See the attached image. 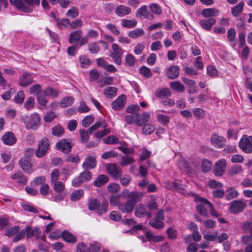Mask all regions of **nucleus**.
<instances>
[{
	"instance_id": "obj_22",
	"label": "nucleus",
	"mask_w": 252,
	"mask_h": 252,
	"mask_svg": "<svg viewBox=\"0 0 252 252\" xmlns=\"http://www.w3.org/2000/svg\"><path fill=\"white\" fill-rule=\"evenodd\" d=\"M127 191V197L129 200H131L134 204L136 205L138 202L141 200L143 197V193L138 191Z\"/></svg>"
},
{
	"instance_id": "obj_59",
	"label": "nucleus",
	"mask_w": 252,
	"mask_h": 252,
	"mask_svg": "<svg viewBox=\"0 0 252 252\" xmlns=\"http://www.w3.org/2000/svg\"><path fill=\"white\" fill-rule=\"evenodd\" d=\"M34 98L33 97H29L24 104V107L27 110H30L34 107Z\"/></svg>"
},
{
	"instance_id": "obj_37",
	"label": "nucleus",
	"mask_w": 252,
	"mask_h": 252,
	"mask_svg": "<svg viewBox=\"0 0 252 252\" xmlns=\"http://www.w3.org/2000/svg\"><path fill=\"white\" fill-rule=\"evenodd\" d=\"M117 88L113 87H108L104 90V93L106 97L112 98L115 96L117 94Z\"/></svg>"
},
{
	"instance_id": "obj_6",
	"label": "nucleus",
	"mask_w": 252,
	"mask_h": 252,
	"mask_svg": "<svg viewBox=\"0 0 252 252\" xmlns=\"http://www.w3.org/2000/svg\"><path fill=\"white\" fill-rule=\"evenodd\" d=\"M226 161L224 159H220L218 160L215 165L213 170L214 174L218 177L222 176L225 171Z\"/></svg>"
},
{
	"instance_id": "obj_60",
	"label": "nucleus",
	"mask_w": 252,
	"mask_h": 252,
	"mask_svg": "<svg viewBox=\"0 0 252 252\" xmlns=\"http://www.w3.org/2000/svg\"><path fill=\"white\" fill-rule=\"evenodd\" d=\"M79 133L81 138V141L83 143H85L89 139V130L87 131L84 129H82L79 130Z\"/></svg>"
},
{
	"instance_id": "obj_4",
	"label": "nucleus",
	"mask_w": 252,
	"mask_h": 252,
	"mask_svg": "<svg viewBox=\"0 0 252 252\" xmlns=\"http://www.w3.org/2000/svg\"><path fill=\"white\" fill-rule=\"evenodd\" d=\"M194 201L198 204L196 209L198 213L204 216L208 217V213L205 207V205L207 206V203H205L203 199H206L205 198L201 197L197 194H193Z\"/></svg>"
},
{
	"instance_id": "obj_61",
	"label": "nucleus",
	"mask_w": 252,
	"mask_h": 252,
	"mask_svg": "<svg viewBox=\"0 0 252 252\" xmlns=\"http://www.w3.org/2000/svg\"><path fill=\"white\" fill-rule=\"evenodd\" d=\"M107 189L109 192L114 193L120 190V186L118 184L111 183L108 186Z\"/></svg>"
},
{
	"instance_id": "obj_58",
	"label": "nucleus",
	"mask_w": 252,
	"mask_h": 252,
	"mask_svg": "<svg viewBox=\"0 0 252 252\" xmlns=\"http://www.w3.org/2000/svg\"><path fill=\"white\" fill-rule=\"evenodd\" d=\"M20 226H15L8 229L5 233V235L9 237H12L17 234L20 231Z\"/></svg>"
},
{
	"instance_id": "obj_42",
	"label": "nucleus",
	"mask_w": 252,
	"mask_h": 252,
	"mask_svg": "<svg viewBox=\"0 0 252 252\" xmlns=\"http://www.w3.org/2000/svg\"><path fill=\"white\" fill-rule=\"evenodd\" d=\"M88 50L92 54H95L99 51L100 47L96 42L90 43L88 44Z\"/></svg>"
},
{
	"instance_id": "obj_57",
	"label": "nucleus",
	"mask_w": 252,
	"mask_h": 252,
	"mask_svg": "<svg viewBox=\"0 0 252 252\" xmlns=\"http://www.w3.org/2000/svg\"><path fill=\"white\" fill-rule=\"evenodd\" d=\"M151 11L155 14L159 15L161 14L162 10L160 6L157 3H152L149 5Z\"/></svg>"
},
{
	"instance_id": "obj_9",
	"label": "nucleus",
	"mask_w": 252,
	"mask_h": 252,
	"mask_svg": "<svg viewBox=\"0 0 252 252\" xmlns=\"http://www.w3.org/2000/svg\"><path fill=\"white\" fill-rule=\"evenodd\" d=\"M211 144L216 148H222L225 146L226 139L221 136L214 134L211 138Z\"/></svg>"
},
{
	"instance_id": "obj_41",
	"label": "nucleus",
	"mask_w": 252,
	"mask_h": 252,
	"mask_svg": "<svg viewBox=\"0 0 252 252\" xmlns=\"http://www.w3.org/2000/svg\"><path fill=\"white\" fill-rule=\"evenodd\" d=\"M51 184L53 186L54 190L57 192L61 193L65 189V186L62 182L56 181Z\"/></svg>"
},
{
	"instance_id": "obj_11",
	"label": "nucleus",
	"mask_w": 252,
	"mask_h": 252,
	"mask_svg": "<svg viewBox=\"0 0 252 252\" xmlns=\"http://www.w3.org/2000/svg\"><path fill=\"white\" fill-rule=\"evenodd\" d=\"M25 230L26 233L27 239H30L31 237L34 236L36 240H38L40 238L41 234V230L38 227L32 228L30 225H27L25 228Z\"/></svg>"
},
{
	"instance_id": "obj_47",
	"label": "nucleus",
	"mask_w": 252,
	"mask_h": 252,
	"mask_svg": "<svg viewBox=\"0 0 252 252\" xmlns=\"http://www.w3.org/2000/svg\"><path fill=\"white\" fill-rule=\"evenodd\" d=\"M142 128V133L145 135H149L151 134L155 130V127L154 125L150 124H147L143 125Z\"/></svg>"
},
{
	"instance_id": "obj_17",
	"label": "nucleus",
	"mask_w": 252,
	"mask_h": 252,
	"mask_svg": "<svg viewBox=\"0 0 252 252\" xmlns=\"http://www.w3.org/2000/svg\"><path fill=\"white\" fill-rule=\"evenodd\" d=\"M3 143L7 145H13L16 142V138L12 132H7L1 137Z\"/></svg>"
},
{
	"instance_id": "obj_45",
	"label": "nucleus",
	"mask_w": 252,
	"mask_h": 252,
	"mask_svg": "<svg viewBox=\"0 0 252 252\" xmlns=\"http://www.w3.org/2000/svg\"><path fill=\"white\" fill-rule=\"evenodd\" d=\"M121 196L119 194H116L111 196L110 197L109 201L111 205L115 206H118L119 208V205L122 204L120 203Z\"/></svg>"
},
{
	"instance_id": "obj_20",
	"label": "nucleus",
	"mask_w": 252,
	"mask_h": 252,
	"mask_svg": "<svg viewBox=\"0 0 252 252\" xmlns=\"http://www.w3.org/2000/svg\"><path fill=\"white\" fill-rule=\"evenodd\" d=\"M220 11L215 8H210L203 9L201 14L205 18H214L213 17L219 15Z\"/></svg>"
},
{
	"instance_id": "obj_52",
	"label": "nucleus",
	"mask_w": 252,
	"mask_h": 252,
	"mask_svg": "<svg viewBox=\"0 0 252 252\" xmlns=\"http://www.w3.org/2000/svg\"><path fill=\"white\" fill-rule=\"evenodd\" d=\"M135 162V159L132 157L123 156L122 158L120 164L122 166H125L131 164Z\"/></svg>"
},
{
	"instance_id": "obj_27",
	"label": "nucleus",
	"mask_w": 252,
	"mask_h": 252,
	"mask_svg": "<svg viewBox=\"0 0 252 252\" xmlns=\"http://www.w3.org/2000/svg\"><path fill=\"white\" fill-rule=\"evenodd\" d=\"M108 181L109 178L107 175L101 174L98 175L95 180L94 181V185L96 187H100L108 183Z\"/></svg>"
},
{
	"instance_id": "obj_51",
	"label": "nucleus",
	"mask_w": 252,
	"mask_h": 252,
	"mask_svg": "<svg viewBox=\"0 0 252 252\" xmlns=\"http://www.w3.org/2000/svg\"><path fill=\"white\" fill-rule=\"evenodd\" d=\"M94 116H87L82 120V126L85 127H87L89 126L94 121Z\"/></svg>"
},
{
	"instance_id": "obj_30",
	"label": "nucleus",
	"mask_w": 252,
	"mask_h": 252,
	"mask_svg": "<svg viewBox=\"0 0 252 252\" xmlns=\"http://www.w3.org/2000/svg\"><path fill=\"white\" fill-rule=\"evenodd\" d=\"M185 241L187 243H189V246L187 248V252H196L199 249V245L195 243H191V237L189 236L185 238Z\"/></svg>"
},
{
	"instance_id": "obj_44",
	"label": "nucleus",
	"mask_w": 252,
	"mask_h": 252,
	"mask_svg": "<svg viewBox=\"0 0 252 252\" xmlns=\"http://www.w3.org/2000/svg\"><path fill=\"white\" fill-rule=\"evenodd\" d=\"M101 245L95 241L90 244L88 249L89 252H98L101 248Z\"/></svg>"
},
{
	"instance_id": "obj_53",
	"label": "nucleus",
	"mask_w": 252,
	"mask_h": 252,
	"mask_svg": "<svg viewBox=\"0 0 252 252\" xmlns=\"http://www.w3.org/2000/svg\"><path fill=\"white\" fill-rule=\"evenodd\" d=\"M25 98V94L23 91L18 92L17 94L14 97V101L18 104H21L23 102Z\"/></svg>"
},
{
	"instance_id": "obj_34",
	"label": "nucleus",
	"mask_w": 252,
	"mask_h": 252,
	"mask_svg": "<svg viewBox=\"0 0 252 252\" xmlns=\"http://www.w3.org/2000/svg\"><path fill=\"white\" fill-rule=\"evenodd\" d=\"M243 171L241 165H235L232 166L228 171V174L230 176H234L241 173Z\"/></svg>"
},
{
	"instance_id": "obj_24",
	"label": "nucleus",
	"mask_w": 252,
	"mask_h": 252,
	"mask_svg": "<svg viewBox=\"0 0 252 252\" xmlns=\"http://www.w3.org/2000/svg\"><path fill=\"white\" fill-rule=\"evenodd\" d=\"M61 236L65 242L69 243L75 244L77 241L76 236L66 230L62 232Z\"/></svg>"
},
{
	"instance_id": "obj_40",
	"label": "nucleus",
	"mask_w": 252,
	"mask_h": 252,
	"mask_svg": "<svg viewBox=\"0 0 252 252\" xmlns=\"http://www.w3.org/2000/svg\"><path fill=\"white\" fill-rule=\"evenodd\" d=\"M149 224L151 226L157 229H162L164 226V223L162 221L157 220L155 219H152L150 220Z\"/></svg>"
},
{
	"instance_id": "obj_26",
	"label": "nucleus",
	"mask_w": 252,
	"mask_h": 252,
	"mask_svg": "<svg viewBox=\"0 0 252 252\" xmlns=\"http://www.w3.org/2000/svg\"><path fill=\"white\" fill-rule=\"evenodd\" d=\"M155 95L157 97H164L166 98L171 95L172 93L167 88H164L162 89H158L155 91Z\"/></svg>"
},
{
	"instance_id": "obj_32",
	"label": "nucleus",
	"mask_w": 252,
	"mask_h": 252,
	"mask_svg": "<svg viewBox=\"0 0 252 252\" xmlns=\"http://www.w3.org/2000/svg\"><path fill=\"white\" fill-rule=\"evenodd\" d=\"M244 3L240 2L231 9V13L234 17H237L243 10Z\"/></svg>"
},
{
	"instance_id": "obj_36",
	"label": "nucleus",
	"mask_w": 252,
	"mask_h": 252,
	"mask_svg": "<svg viewBox=\"0 0 252 252\" xmlns=\"http://www.w3.org/2000/svg\"><path fill=\"white\" fill-rule=\"evenodd\" d=\"M74 99L72 96L65 97L61 99L60 105L62 108L70 106L73 102Z\"/></svg>"
},
{
	"instance_id": "obj_46",
	"label": "nucleus",
	"mask_w": 252,
	"mask_h": 252,
	"mask_svg": "<svg viewBox=\"0 0 252 252\" xmlns=\"http://www.w3.org/2000/svg\"><path fill=\"white\" fill-rule=\"evenodd\" d=\"M140 73L144 77L149 78L152 76V73L150 69L147 66H142L139 68Z\"/></svg>"
},
{
	"instance_id": "obj_29",
	"label": "nucleus",
	"mask_w": 252,
	"mask_h": 252,
	"mask_svg": "<svg viewBox=\"0 0 252 252\" xmlns=\"http://www.w3.org/2000/svg\"><path fill=\"white\" fill-rule=\"evenodd\" d=\"M178 156L179 157V161L178 162V166L179 168L183 171L188 172L190 170V167L189 164L186 162L185 159L180 156L179 154L176 155L175 156Z\"/></svg>"
},
{
	"instance_id": "obj_38",
	"label": "nucleus",
	"mask_w": 252,
	"mask_h": 252,
	"mask_svg": "<svg viewBox=\"0 0 252 252\" xmlns=\"http://www.w3.org/2000/svg\"><path fill=\"white\" fill-rule=\"evenodd\" d=\"M145 34V32L142 29H136L131 31L128 33V36L132 38H136Z\"/></svg>"
},
{
	"instance_id": "obj_8",
	"label": "nucleus",
	"mask_w": 252,
	"mask_h": 252,
	"mask_svg": "<svg viewBox=\"0 0 252 252\" xmlns=\"http://www.w3.org/2000/svg\"><path fill=\"white\" fill-rule=\"evenodd\" d=\"M246 206L243 201L236 200L231 203L230 210L233 214L238 213L243 211Z\"/></svg>"
},
{
	"instance_id": "obj_39",
	"label": "nucleus",
	"mask_w": 252,
	"mask_h": 252,
	"mask_svg": "<svg viewBox=\"0 0 252 252\" xmlns=\"http://www.w3.org/2000/svg\"><path fill=\"white\" fill-rule=\"evenodd\" d=\"M100 205V202L97 199H91L89 200L88 206L91 211L96 210Z\"/></svg>"
},
{
	"instance_id": "obj_50",
	"label": "nucleus",
	"mask_w": 252,
	"mask_h": 252,
	"mask_svg": "<svg viewBox=\"0 0 252 252\" xmlns=\"http://www.w3.org/2000/svg\"><path fill=\"white\" fill-rule=\"evenodd\" d=\"M183 70L186 75L189 76H194L198 74L197 71L192 67H189L186 65L183 66Z\"/></svg>"
},
{
	"instance_id": "obj_12",
	"label": "nucleus",
	"mask_w": 252,
	"mask_h": 252,
	"mask_svg": "<svg viewBox=\"0 0 252 252\" xmlns=\"http://www.w3.org/2000/svg\"><path fill=\"white\" fill-rule=\"evenodd\" d=\"M109 173L115 179H118L122 175L121 169L116 164H110L107 166Z\"/></svg>"
},
{
	"instance_id": "obj_25",
	"label": "nucleus",
	"mask_w": 252,
	"mask_h": 252,
	"mask_svg": "<svg viewBox=\"0 0 252 252\" xmlns=\"http://www.w3.org/2000/svg\"><path fill=\"white\" fill-rule=\"evenodd\" d=\"M131 12V9L124 5L118 6L115 9L116 14L120 17H124Z\"/></svg>"
},
{
	"instance_id": "obj_33",
	"label": "nucleus",
	"mask_w": 252,
	"mask_h": 252,
	"mask_svg": "<svg viewBox=\"0 0 252 252\" xmlns=\"http://www.w3.org/2000/svg\"><path fill=\"white\" fill-rule=\"evenodd\" d=\"M212 167V162L207 159H204L201 161V168L203 172H208L211 170Z\"/></svg>"
},
{
	"instance_id": "obj_48",
	"label": "nucleus",
	"mask_w": 252,
	"mask_h": 252,
	"mask_svg": "<svg viewBox=\"0 0 252 252\" xmlns=\"http://www.w3.org/2000/svg\"><path fill=\"white\" fill-rule=\"evenodd\" d=\"M79 176L81 177V179L84 182L89 181L92 178V173L88 169H86L81 172Z\"/></svg>"
},
{
	"instance_id": "obj_55",
	"label": "nucleus",
	"mask_w": 252,
	"mask_h": 252,
	"mask_svg": "<svg viewBox=\"0 0 252 252\" xmlns=\"http://www.w3.org/2000/svg\"><path fill=\"white\" fill-rule=\"evenodd\" d=\"M103 141L107 144H114L119 143V138L114 135H110L103 139Z\"/></svg>"
},
{
	"instance_id": "obj_31",
	"label": "nucleus",
	"mask_w": 252,
	"mask_h": 252,
	"mask_svg": "<svg viewBox=\"0 0 252 252\" xmlns=\"http://www.w3.org/2000/svg\"><path fill=\"white\" fill-rule=\"evenodd\" d=\"M19 164L25 172H30V170L32 166L31 162L29 160L26 158H22L19 161Z\"/></svg>"
},
{
	"instance_id": "obj_23",
	"label": "nucleus",
	"mask_w": 252,
	"mask_h": 252,
	"mask_svg": "<svg viewBox=\"0 0 252 252\" xmlns=\"http://www.w3.org/2000/svg\"><path fill=\"white\" fill-rule=\"evenodd\" d=\"M136 16L138 17L142 16L150 20L154 18L153 15L148 12V8L146 5H143L139 8L136 12Z\"/></svg>"
},
{
	"instance_id": "obj_18",
	"label": "nucleus",
	"mask_w": 252,
	"mask_h": 252,
	"mask_svg": "<svg viewBox=\"0 0 252 252\" xmlns=\"http://www.w3.org/2000/svg\"><path fill=\"white\" fill-rule=\"evenodd\" d=\"M96 165L95 158L91 156L87 157L82 164V167L85 169L94 168Z\"/></svg>"
},
{
	"instance_id": "obj_35",
	"label": "nucleus",
	"mask_w": 252,
	"mask_h": 252,
	"mask_svg": "<svg viewBox=\"0 0 252 252\" xmlns=\"http://www.w3.org/2000/svg\"><path fill=\"white\" fill-rule=\"evenodd\" d=\"M84 193L83 189L76 190L71 193L70 200L72 201H76L83 197Z\"/></svg>"
},
{
	"instance_id": "obj_15",
	"label": "nucleus",
	"mask_w": 252,
	"mask_h": 252,
	"mask_svg": "<svg viewBox=\"0 0 252 252\" xmlns=\"http://www.w3.org/2000/svg\"><path fill=\"white\" fill-rule=\"evenodd\" d=\"M135 205L131 200H127L124 204L119 205V210L123 213L129 214L133 211Z\"/></svg>"
},
{
	"instance_id": "obj_49",
	"label": "nucleus",
	"mask_w": 252,
	"mask_h": 252,
	"mask_svg": "<svg viewBox=\"0 0 252 252\" xmlns=\"http://www.w3.org/2000/svg\"><path fill=\"white\" fill-rule=\"evenodd\" d=\"M44 94L46 96H51L54 97H56L59 95V92L56 89L52 87L46 88L44 91Z\"/></svg>"
},
{
	"instance_id": "obj_62",
	"label": "nucleus",
	"mask_w": 252,
	"mask_h": 252,
	"mask_svg": "<svg viewBox=\"0 0 252 252\" xmlns=\"http://www.w3.org/2000/svg\"><path fill=\"white\" fill-rule=\"evenodd\" d=\"M119 179H120V183L124 186H128L131 180V178L130 176L126 174L123 177H120Z\"/></svg>"
},
{
	"instance_id": "obj_3",
	"label": "nucleus",
	"mask_w": 252,
	"mask_h": 252,
	"mask_svg": "<svg viewBox=\"0 0 252 252\" xmlns=\"http://www.w3.org/2000/svg\"><path fill=\"white\" fill-rule=\"evenodd\" d=\"M50 144L48 138H43L38 143L37 149L35 152L36 156L41 158L43 157L49 149Z\"/></svg>"
},
{
	"instance_id": "obj_54",
	"label": "nucleus",
	"mask_w": 252,
	"mask_h": 252,
	"mask_svg": "<svg viewBox=\"0 0 252 252\" xmlns=\"http://www.w3.org/2000/svg\"><path fill=\"white\" fill-rule=\"evenodd\" d=\"M52 134L58 137L62 136L64 132V129L61 126H55L52 128Z\"/></svg>"
},
{
	"instance_id": "obj_7",
	"label": "nucleus",
	"mask_w": 252,
	"mask_h": 252,
	"mask_svg": "<svg viewBox=\"0 0 252 252\" xmlns=\"http://www.w3.org/2000/svg\"><path fill=\"white\" fill-rule=\"evenodd\" d=\"M56 148L58 150L67 154L70 152L72 146L67 140L63 139L56 144Z\"/></svg>"
},
{
	"instance_id": "obj_14",
	"label": "nucleus",
	"mask_w": 252,
	"mask_h": 252,
	"mask_svg": "<svg viewBox=\"0 0 252 252\" xmlns=\"http://www.w3.org/2000/svg\"><path fill=\"white\" fill-rule=\"evenodd\" d=\"M9 2L11 5L24 12H32V8L30 6H26L22 0H9Z\"/></svg>"
},
{
	"instance_id": "obj_64",
	"label": "nucleus",
	"mask_w": 252,
	"mask_h": 252,
	"mask_svg": "<svg viewBox=\"0 0 252 252\" xmlns=\"http://www.w3.org/2000/svg\"><path fill=\"white\" fill-rule=\"evenodd\" d=\"M193 113L195 118L199 119L202 118L205 115L204 111L200 108H197L193 110Z\"/></svg>"
},
{
	"instance_id": "obj_56",
	"label": "nucleus",
	"mask_w": 252,
	"mask_h": 252,
	"mask_svg": "<svg viewBox=\"0 0 252 252\" xmlns=\"http://www.w3.org/2000/svg\"><path fill=\"white\" fill-rule=\"evenodd\" d=\"M125 62L127 65L133 66L135 64V58L132 54H128L126 57Z\"/></svg>"
},
{
	"instance_id": "obj_43",
	"label": "nucleus",
	"mask_w": 252,
	"mask_h": 252,
	"mask_svg": "<svg viewBox=\"0 0 252 252\" xmlns=\"http://www.w3.org/2000/svg\"><path fill=\"white\" fill-rule=\"evenodd\" d=\"M137 21L135 20H127L124 19L122 21V25L123 27L126 28H132L136 26Z\"/></svg>"
},
{
	"instance_id": "obj_19",
	"label": "nucleus",
	"mask_w": 252,
	"mask_h": 252,
	"mask_svg": "<svg viewBox=\"0 0 252 252\" xmlns=\"http://www.w3.org/2000/svg\"><path fill=\"white\" fill-rule=\"evenodd\" d=\"M125 95L124 94L119 96L112 103V107L115 110H119L123 109L125 104Z\"/></svg>"
},
{
	"instance_id": "obj_13",
	"label": "nucleus",
	"mask_w": 252,
	"mask_h": 252,
	"mask_svg": "<svg viewBox=\"0 0 252 252\" xmlns=\"http://www.w3.org/2000/svg\"><path fill=\"white\" fill-rule=\"evenodd\" d=\"M136 120L135 125L138 126H141L149 121L150 119V114L146 112H143L141 115L139 113L136 114Z\"/></svg>"
},
{
	"instance_id": "obj_28",
	"label": "nucleus",
	"mask_w": 252,
	"mask_h": 252,
	"mask_svg": "<svg viewBox=\"0 0 252 252\" xmlns=\"http://www.w3.org/2000/svg\"><path fill=\"white\" fill-rule=\"evenodd\" d=\"M82 36V31L77 30L71 32L69 34L68 41L70 44L74 42H77L80 40Z\"/></svg>"
},
{
	"instance_id": "obj_16",
	"label": "nucleus",
	"mask_w": 252,
	"mask_h": 252,
	"mask_svg": "<svg viewBox=\"0 0 252 252\" xmlns=\"http://www.w3.org/2000/svg\"><path fill=\"white\" fill-rule=\"evenodd\" d=\"M33 79L31 74L25 72L19 78V85L25 87L33 82Z\"/></svg>"
},
{
	"instance_id": "obj_63",
	"label": "nucleus",
	"mask_w": 252,
	"mask_h": 252,
	"mask_svg": "<svg viewBox=\"0 0 252 252\" xmlns=\"http://www.w3.org/2000/svg\"><path fill=\"white\" fill-rule=\"evenodd\" d=\"M45 96V95L44 94V93H38L37 94V99L39 104L46 106L47 103V100L46 99Z\"/></svg>"
},
{
	"instance_id": "obj_2",
	"label": "nucleus",
	"mask_w": 252,
	"mask_h": 252,
	"mask_svg": "<svg viewBox=\"0 0 252 252\" xmlns=\"http://www.w3.org/2000/svg\"><path fill=\"white\" fill-rule=\"evenodd\" d=\"M239 147L241 150L247 153L252 152V136L244 135L239 142Z\"/></svg>"
},
{
	"instance_id": "obj_10",
	"label": "nucleus",
	"mask_w": 252,
	"mask_h": 252,
	"mask_svg": "<svg viewBox=\"0 0 252 252\" xmlns=\"http://www.w3.org/2000/svg\"><path fill=\"white\" fill-rule=\"evenodd\" d=\"M134 214L138 218H142L147 216L148 219L152 217V214L148 212L145 205L142 203L139 204L135 209Z\"/></svg>"
},
{
	"instance_id": "obj_5",
	"label": "nucleus",
	"mask_w": 252,
	"mask_h": 252,
	"mask_svg": "<svg viewBox=\"0 0 252 252\" xmlns=\"http://www.w3.org/2000/svg\"><path fill=\"white\" fill-rule=\"evenodd\" d=\"M112 48L113 52L111 57L113 58L115 63L120 65L122 63V57L123 54V50L120 46L116 44H112Z\"/></svg>"
},
{
	"instance_id": "obj_1",
	"label": "nucleus",
	"mask_w": 252,
	"mask_h": 252,
	"mask_svg": "<svg viewBox=\"0 0 252 252\" xmlns=\"http://www.w3.org/2000/svg\"><path fill=\"white\" fill-rule=\"evenodd\" d=\"M20 119L25 124V127L28 130H35L40 125V118L36 113H33L30 116H22Z\"/></svg>"
},
{
	"instance_id": "obj_21",
	"label": "nucleus",
	"mask_w": 252,
	"mask_h": 252,
	"mask_svg": "<svg viewBox=\"0 0 252 252\" xmlns=\"http://www.w3.org/2000/svg\"><path fill=\"white\" fill-rule=\"evenodd\" d=\"M216 21L214 18H209L207 20H202L199 22V25L204 30L210 31L213 25L215 24Z\"/></svg>"
}]
</instances>
